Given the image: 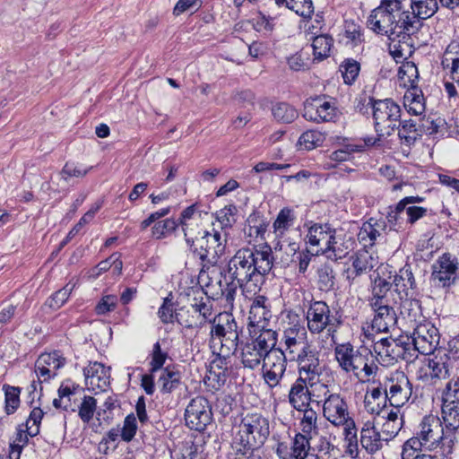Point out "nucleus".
Instances as JSON below:
<instances>
[{
	"label": "nucleus",
	"mask_w": 459,
	"mask_h": 459,
	"mask_svg": "<svg viewBox=\"0 0 459 459\" xmlns=\"http://www.w3.org/2000/svg\"><path fill=\"white\" fill-rule=\"evenodd\" d=\"M270 434L269 420L261 413H247L238 426L234 444L243 446L244 455L261 447Z\"/></svg>",
	"instance_id": "nucleus-1"
},
{
	"label": "nucleus",
	"mask_w": 459,
	"mask_h": 459,
	"mask_svg": "<svg viewBox=\"0 0 459 459\" xmlns=\"http://www.w3.org/2000/svg\"><path fill=\"white\" fill-rule=\"evenodd\" d=\"M367 107L372 110L376 130L382 135H391L398 128L401 108L393 100H375L369 97Z\"/></svg>",
	"instance_id": "nucleus-2"
},
{
	"label": "nucleus",
	"mask_w": 459,
	"mask_h": 459,
	"mask_svg": "<svg viewBox=\"0 0 459 459\" xmlns=\"http://www.w3.org/2000/svg\"><path fill=\"white\" fill-rule=\"evenodd\" d=\"M308 247L307 253L311 255H326L330 258L332 255L335 258H345L348 253L342 255L335 247V230L328 224H314L308 229L307 235Z\"/></svg>",
	"instance_id": "nucleus-3"
},
{
	"label": "nucleus",
	"mask_w": 459,
	"mask_h": 459,
	"mask_svg": "<svg viewBox=\"0 0 459 459\" xmlns=\"http://www.w3.org/2000/svg\"><path fill=\"white\" fill-rule=\"evenodd\" d=\"M374 351L383 363L394 364L398 360L412 361L417 354L411 349L410 338L401 339L382 338L375 342Z\"/></svg>",
	"instance_id": "nucleus-4"
},
{
	"label": "nucleus",
	"mask_w": 459,
	"mask_h": 459,
	"mask_svg": "<svg viewBox=\"0 0 459 459\" xmlns=\"http://www.w3.org/2000/svg\"><path fill=\"white\" fill-rule=\"evenodd\" d=\"M388 394V402L392 407H403L410 400L412 385L403 371H394L384 382Z\"/></svg>",
	"instance_id": "nucleus-5"
},
{
	"label": "nucleus",
	"mask_w": 459,
	"mask_h": 459,
	"mask_svg": "<svg viewBox=\"0 0 459 459\" xmlns=\"http://www.w3.org/2000/svg\"><path fill=\"white\" fill-rule=\"evenodd\" d=\"M212 412L209 401L204 396L193 398L186 408L185 420L187 427L204 431L212 422Z\"/></svg>",
	"instance_id": "nucleus-6"
},
{
	"label": "nucleus",
	"mask_w": 459,
	"mask_h": 459,
	"mask_svg": "<svg viewBox=\"0 0 459 459\" xmlns=\"http://www.w3.org/2000/svg\"><path fill=\"white\" fill-rule=\"evenodd\" d=\"M303 117L315 123L334 121L337 108L334 103L326 100L325 96L310 97L304 101Z\"/></svg>",
	"instance_id": "nucleus-7"
},
{
	"label": "nucleus",
	"mask_w": 459,
	"mask_h": 459,
	"mask_svg": "<svg viewBox=\"0 0 459 459\" xmlns=\"http://www.w3.org/2000/svg\"><path fill=\"white\" fill-rule=\"evenodd\" d=\"M325 401L323 403V415L326 420L335 427H340L351 418L349 412L347 402L340 394H331L326 385H322Z\"/></svg>",
	"instance_id": "nucleus-8"
},
{
	"label": "nucleus",
	"mask_w": 459,
	"mask_h": 459,
	"mask_svg": "<svg viewBox=\"0 0 459 459\" xmlns=\"http://www.w3.org/2000/svg\"><path fill=\"white\" fill-rule=\"evenodd\" d=\"M330 308L324 301H315L307 310V328L312 333H320L326 327L328 331H334L341 321L330 315Z\"/></svg>",
	"instance_id": "nucleus-9"
},
{
	"label": "nucleus",
	"mask_w": 459,
	"mask_h": 459,
	"mask_svg": "<svg viewBox=\"0 0 459 459\" xmlns=\"http://www.w3.org/2000/svg\"><path fill=\"white\" fill-rule=\"evenodd\" d=\"M287 358L281 348L273 350L265 356L262 365L263 377L269 387L273 388L280 384L287 368Z\"/></svg>",
	"instance_id": "nucleus-10"
},
{
	"label": "nucleus",
	"mask_w": 459,
	"mask_h": 459,
	"mask_svg": "<svg viewBox=\"0 0 459 459\" xmlns=\"http://www.w3.org/2000/svg\"><path fill=\"white\" fill-rule=\"evenodd\" d=\"M439 333L437 327L430 323L419 325L413 331L410 340L411 349L417 352L429 355L435 351L439 344Z\"/></svg>",
	"instance_id": "nucleus-11"
},
{
	"label": "nucleus",
	"mask_w": 459,
	"mask_h": 459,
	"mask_svg": "<svg viewBox=\"0 0 459 459\" xmlns=\"http://www.w3.org/2000/svg\"><path fill=\"white\" fill-rule=\"evenodd\" d=\"M290 361H295L298 365V379L308 382L309 386L316 383L321 368L319 355L315 347L290 359Z\"/></svg>",
	"instance_id": "nucleus-12"
},
{
	"label": "nucleus",
	"mask_w": 459,
	"mask_h": 459,
	"mask_svg": "<svg viewBox=\"0 0 459 459\" xmlns=\"http://www.w3.org/2000/svg\"><path fill=\"white\" fill-rule=\"evenodd\" d=\"M281 341L284 344V352L288 355L289 359L314 348L307 341V330L299 324L287 327L283 331Z\"/></svg>",
	"instance_id": "nucleus-13"
},
{
	"label": "nucleus",
	"mask_w": 459,
	"mask_h": 459,
	"mask_svg": "<svg viewBox=\"0 0 459 459\" xmlns=\"http://www.w3.org/2000/svg\"><path fill=\"white\" fill-rule=\"evenodd\" d=\"M192 292L195 297L191 303V309L194 314H196V318L195 320L185 319L183 315L179 313L180 318H178V322L187 328H198L202 327L207 321H212V305L209 300L204 301L203 290L196 289L193 290Z\"/></svg>",
	"instance_id": "nucleus-14"
},
{
	"label": "nucleus",
	"mask_w": 459,
	"mask_h": 459,
	"mask_svg": "<svg viewBox=\"0 0 459 459\" xmlns=\"http://www.w3.org/2000/svg\"><path fill=\"white\" fill-rule=\"evenodd\" d=\"M444 429L443 422L436 415L429 414L422 419L417 435L424 441L425 450L432 451L439 446Z\"/></svg>",
	"instance_id": "nucleus-15"
},
{
	"label": "nucleus",
	"mask_w": 459,
	"mask_h": 459,
	"mask_svg": "<svg viewBox=\"0 0 459 459\" xmlns=\"http://www.w3.org/2000/svg\"><path fill=\"white\" fill-rule=\"evenodd\" d=\"M66 363L65 358L58 351L42 353L35 363V371L40 381H48L57 375V370Z\"/></svg>",
	"instance_id": "nucleus-16"
},
{
	"label": "nucleus",
	"mask_w": 459,
	"mask_h": 459,
	"mask_svg": "<svg viewBox=\"0 0 459 459\" xmlns=\"http://www.w3.org/2000/svg\"><path fill=\"white\" fill-rule=\"evenodd\" d=\"M335 359L342 370L359 376V369L362 362V354L354 350L350 342L337 344L334 348Z\"/></svg>",
	"instance_id": "nucleus-17"
},
{
	"label": "nucleus",
	"mask_w": 459,
	"mask_h": 459,
	"mask_svg": "<svg viewBox=\"0 0 459 459\" xmlns=\"http://www.w3.org/2000/svg\"><path fill=\"white\" fill-rule=\"evenodd\" d=\"M375 312L374 318L371 323L372 330L377 333H387L389 329L396 324V314L394 308L388 303H373L370 305Z\"/></svg>",
	"instance_id": "nucleus-18"
},
{
	"label": "nucleus",
	"mask_w": 459,
	"mask_h": 459,
	"mask_svg": "<svg viewBox=\"0 0 459 459\" xmlns=\"http://www.w3.org/2000/svg\"><path fill=\"white\" fill-rule=\"evenodd\" d=\"M83 375L85 377V385L89 389L105 390L109 385V368L100 362H90L89 365L84 368Z\"/></svg>",
	"instance_id": "nucleus-19"
},
{
	"label": "nucleus",
	"mask_w": 459,
	"mask_h": 459,
	"mask_svg": "<svg viewBox=\"0 0 459 459\" xmlns=\"http://www.w3.org/2000/svg\"><path fill=\"white\" fill-rule=\"evenodd\" d=\"M422 25L423 23L420 22V19H417L411 12L406 10L403 16L394 21L392 37L394 40L401 36L404 38L405 36L415 35Z\"/></svg>",
	"instance_id": "nucleus-20"
},
{
	"label": "nucleus",
	"mask_w": 459,
	"mask_h": 459,
	"mask_svg": "<svg viewBox=\"0 0 459 459\" xmlns=\"http://www.w3.org/2000/svg\"><path fill=\"white\" fill-rule=\"evenodd\" d=\"M432 268L431 279L436 285L446 287L455 282L457 266L452 260H437Z\"/></svg>",
	"instance_id": "nucleus-21"
},
{
	"label": "nucleus",
	"mask_w": 459,
	"mask_h": 459,
	"mask_svg": "<svg viewBox=\"0 0 459 459\" xmlns=\"http://www.w3.org/2000/svg\"><path fill=\"white\" fill-rule=\"evenodd\" d=\"M394 20L382 9L377 7L371 12L367 23L368 28L377 34L387 36L389 39L394 40L392 30Z\"/></svg>",
	"instance_id": "nucleus-22"
},
{
	"label": "nucleus",
	"mask_w": 459,
	"mask_h": 459,
	"mask_svg": "<svg viewBox=\"0 0 459 459\" xmlns=\"http://www.w3.org/2000/svg\"><path fill=\"white\" fill-rule=\"evenodd\" d=\"M385 437L376 429L374 422L368 420L360 430V444L369 454H375L383 447Z\"/></svg>",
	"instance_id": "nucleus-23"
},
{
	"label": "nucleus",
	"mask_w": 459,
	"mask_h": 459,
	"mask_svg": "<svg viewBox=\"0 0 459 459\" xmlns=\"http://www.w3.org/2000/svg\"><path fill=\"white\" fill-rule=\"evenodd\" d=\"M197 241L201 248L204 250V253L200 254L199 258H207L208 256L219 258L224 255L226 246L221 241L220 232L215 231L213 234H211L205 231L201 239Z\"/></svg>",
	"instance_id": "nucleus-24"
},
{
	"label": "nucleus",
	"mask_w": 459,
	"mask_h": 459,
	"mask_svg": "<svg viewBox=\"0 0 459 459\" xmlns=\"http://www.w3.org/2000/svg\"><path fill=\"white\" fill-rule=\"evenodd\" d=\"M252 260H230L227 273L230 280L237 281L239 285L248 282L255 275Z\"/></svg>",
	"instance_id": "nucleus-25"
},
{
	"label": "nucleus",
	"mask_w": 459,
	"mask_h": 459,
	"mask_svg": "<svg viewBox=\"0 0 459 459\" xmlns=\"http://www.w3.org/2000/svg\"><path fill=\"white\" fill-rule=\"evenodd\" d=\"M308 385V382L298 378L291 385L289 402L297 411L306 409L309 405L311 398Z\"/></svg>",
	"instance_id": "nucleus-26"
},
{
	"label": "nucleus",
	"mask_w": 459,
	"mask_h": 459,
	"mask_svg": "<svg viewBox=\"0 0 459 459\" xmlns=\"http://www.w3.org/2000/svg\"><path fill=\"white\" fill-rule=\"evenodd\" d=\"M259 332L255 333L249 342L255 345L264 355H268L273 350H275V344L277 342V333L272 329L265 328L264 325H261V328H258Z\"/></svg>",
	"instance_id": "nucleus-27"
},
{
	"label": "nucleus",
	"mask_w": 459,
	"mask_h": 459,
	"mask_svg": "<svg viewBox=\"0 0 459 459\" xmlns=\"http://www.w3.org/2000/svg\"><path fill=\"white\" fill-rule=\"evenodd\" d=\"M388 402V394L385 386L374 387L370 391H368L365 395V408L372 414H379L380 411L385 407Z\"/></svg>",
	"instance_id": "nucleus-28"
},
{
	"label": "nucleus",
	"mask_w": 459,
	"mask_h": 459,
	"mask_svg": "<svg viewBox=\"0 0 459 459\" xmlns=\"http://www.w3.org/2000/svg\"><path fill=\"white\" fill-rule=\"evenodd\" d=\"M238 326L232 315L225 313L220 314L218 316V322L214 324L211 329V342L213 348L216 346L218 342L222 337H225L230 329H234Z\"/></svg>",
	"instance_id": "nucleus-29"
},
{
	"label": "nucleus",
	"mask_w": 459,
	"mask_h": 459,
	"mask_svg": "<svg viewBox=\"0 0 459 459\" xmlns=\"http://www.w3.org/2000/svg\"><path fill=\"white\" fill-rule=\"evenodd\" d=\"M404 107L407 111L414 116L421 115L425 111V103L422 91L417 87H411L403 97Z\"/></svg>",
	"instance_id": "nucleus-30"
},
{
	"label": "nucleus",
	"mask_w": 459,
	"mask_h": 459,
	"mask_svg": "<svg viewBox=\"0 0 459 459\" xmlns=\"http://www.w3.org/2000/svg\"><path fill=\"white\" fill-rule=\"evenodd\" d=\"M449 360L446 353L429 359L428 368L433 379H446L449 377Z\"/></svg>",
	"instance_id": "nucleus-31"
},
{
	"label": "nucleus",
	"mask_w": 459,
	"mask_h": 459,
	"mask_svg": "<svg viewBox=\"0 0 459 459\" xmlns=\"http://www.w3.org/2000/svg\"><path fill=\"white\" fill-rule=\"evenodd\" d=\"M265 355L247 342L241 349V363L244 368L255 369L264 361Z\"/></svg>",
	"instance_id": "nucleus-32"
},
{
	"label": "nucleus",
	"mask_w": 459,
	"mask_h": 459,
	"mask_svg": "<svg viewBox=\"0 0 459 459\" xmlns=\"http://www.w3.org/2000/svg\"><path fill=\"white\" fill-rule=\"evenodd\" d=\"M303 412L299 421L300 432L307 435L308 437H315L319 433V427L317 424L318 415L316 411L311 408L306 407L301 410Z\"/></svg>",
	"instance_id": "nucleus-33"
},
{
	"label": "nucleus",
	"mask_w": 459,
	"mask_h": 459,
	"mask_svg": "<svg viewBox=\"0 0 459 459\" xmlns=\"http://www.w3.org/2000/svg\"><path fill=\"white\" fill-rule=\"evenodd\" d=\"M158 383L160 385L161 393L170 394L181 384V374L179 371L167 367L161 371Z\"/></svg>",
	"instance_id": "nucleus-34"
},
{
	"label": "nucleus",
	"mask_w": 459,
	"mask_h": 459,
	"mask_svg": "<svg viewBox=\"0 0 459 459\" xmlns=\"http://www.w3.org/2000/svg\"><path fill=\"white\" fill-rule=\"evenodd\" d=\"M411 13L420 22L432 17L437 11L438 5L437 0H411Z\"/></svg>",
	"instance_id": "nucleus-35"
},
{
	"label": "nucleus",
	"mask_w": 459,
	"mask_h": 459,
	"mask_svg": "<svg viewBox=\"0 0 459 459\" xmlns=\"http://www.w3.org/2000/svg\"><path fill=\"white\" fill-rule=\"evenodd\" d=\"M228 332L229 333L225 334V337H222L216 342V346H220L219 355L223 358L230 357V354H234L238 344V327L236 326L234 329H230Z\"/></svg>",
	"instance_id": "nucleus-36"
},
{
	"label": "nucleus",
	"mask_w": 459,
	"mask_h": 459,
	"mask_svg": "<svg viewBox=\"0 0 459 459\" xmlns=\"http://www.w3.org/2000/svg\"><path fill=\"white\" fill-rule=\"evenodd\" d=\"M333 44V39L329 35L322 34L315 37L311 45L315 59L321 61L329 56Z\"/></svg>",
	"instance_id": "nucleus-37"
},
{
	"label": "nucleus",
	"mask_w": 459,
	"mask_h": 459,
	"mask_svg": "<svg viewBox=\"0 0 459 459\" xmlns=\"http://www.w3.org/2000/svg\"><path fill=\"white\" fill-rule=\"evenodd\" d=\"M314 437H308L301 432L295 435L292 446L291 455L295 459H305L309 455V451H312L310 440Z\"/></svg>",
	"instance_id": "nucleus-38"
},
{
	"label": "nucleus",
	"mask_w": 459,
	"mask_h": 459,
	"mask_svg": "<svg viewBox=\"0 0 459 459\" xmlns=\"http://www.w3.org/2000/svg\"><path fill=\"white\" fill-rule=\"evenodd\" d=\"M393 284L395 285L399 292H405L408 290H413L415 288V279L408 264L401 268L399 273L395 272Z\"/></svg>",
	"instance_id": "nucleus-39"
},
{
	"label": "nucleus",
	"mask_w": 459,
	"mask_h": 459,
	"mask_svg": "<svg viewBox=\"0 0 459 459\" xmlns=\"http://www.w3.org/2000/svg\"><path fill=\"white\" fill-rule=\"evenodd\" d=\"M272 114L278 122L285 124L292 123L299 117L297 109L286 102L273 105Z\"/></svg>",
	"instance_id": "nucleus-40"
},
{
	"label": "nucleus",
	"mask_w": 459,
	"mask_h": 459,
	"mask_svg": "<svg viewBox=\"0 0 459 459\" xmlns=\"http://www.w3.org/2000/svg\"><path fill=\"white\" fill-rule=\"evenodd\" d=\"M441 415L446 428L459 429V403L446 405V402H442Z\"/></svg>",
	"instance_id": "nucleus-41"
},
{
	"label": "nucleus",
	"mask_w": 459,
	"mask_h": 459,
	"mask_svg": "<svg viewBox=\"0 0 459 459\" xmlns=\"http://www.w3.org/2000/svg\"><path fill=\"white\" fill-rule=\"evenodd\" d=\"M3 390L4 392V410L7 414H13L20 406V394L21 388L4 385Z\"/></svg>",
	"instance_id": "nucleus-42"
},
{
	"label": "nucleus",
	"mask_w": 459,
	"mask_h": 459,
	"mask_svg": "<svg viewBox=\"0 0 459 459\" xmlns=\"http://www.w3.org/2000/svg\"><path fill=\"white\" fill-rule=\"evenodd\" d=\"M398 135L401 140H403L407 144L414 143L417 137L420 135L416 127V123L412 119L403 120L399 119Z\"/></svg>",
	"instance_id": "nucleus-43"
},
{
	"label": "nucleus",
	"mask_w": 459,
	"mask_h": 459,
	"mask_svg": "<svg viewBox=\"0 0 459 459\" xmlns=\"http://www.w3.org/2000/svg\"><path fill=\"white\" fill-rule=\"evenodd\" d=\"M78 387V385H75L69 380L63 382L57 391L58 398H55L53 401L54 407L65 411L68 410L70 404L68 402H65V396L74 395Z\"/></svg>",
	"instance_id": "nucleus-44"
},
{
	"label": "nucleus",
	"mask_w": 459,
	"mask_h": 459,
	"mask_svg": "<svg viewBox=\"0 0 459 459\" xmlns=\"http://www.w3.org/2000/svg\"><path fill=\"white\" fill-rule=\"evenodd\" d=\"M97 400L90 395H84L78 407V415L84 423H89L96 411Z\"/></svg>",
	"instance_id": "nucleus-45"
},
{
	"label": "nucleus",
	"mask_w": 459,
	"mask_h": 459,
	"mask_svg": "<svg viewBox=\"0 0 459 459\" xmlns=\"http://www.w3.org/2000/svg\"><path fill=\"white\" fill-rule=\"evenodd\" d=\"M425 449L424 441L421 440L420 435L409 438L403 446L402 458L403 459H415L416 455Z\"/></svg>",
	"instance_id": "nucleus-46"
},
{
	"label": "nucleus",
	"mask_w": 459,
	"mask_h": 459,
	"mask_svg": "<svg viewBox=\"0 0 459 459\" xmlns=\"http://www.w3.org/2000/svg\"><path fill=\"white\" fill-rule=\"evenodd\" d=\"M391 286L392 282L380 281L373 279L372 297L369 300V305L375 302L377 304L388 303L386 294L389 292Z\"/></svg>",
	"instance_id": "nucleus-47"
},
{
	"label": "nucleus",
	"mask_w": 459,
	"mask_h": 459,
	"mask_svg": "<svg viewBox=\"0 0 459 459\" xmlns=\"http://www.w3.org/2000/svg\"><path fill=\"white\" fill-rule=\"evenodd\" d=\"M293 221L292 211L289 208L281 209L273 225L277 237H281Z\"/></svg>",
	"instance_id": "nucleus-48"
},
{
	"label": "nucleus",
	"mask_w": 459,
	"mask_h": 459,
	"mask_svg": "<svg viewBox=\"0 0 459 459\" xmlns=\"http://www.w3.org/2000/svg\"><path fill=\"white\" fill-rule=\"evenodd\" d=\"M359 70L360 65L358 61L351 58L345 59L341 65V72L344 82L346 84H352L357 79Z\"/></svg>",
	"instance_id": "nucleus-49"
},
{
	"label": "nucleus",
	"mask_w": 459,
	"mask_h": 459,
	"mask_svg": "<svg viewBox=\"0 0 459 459\" xmlns=\"http://www.w3.org/2000/svg\"><path fill=\"white\" fill-rule=\"evenodd\" d=\"M442 402H446V405L451 403H459V376L450 379L442 393Z\"/></svg>",
	"instance_id": "nucleus-50"
},
{
	"label": "nucleus",
	"mask_w": 459,
	"mask_h": 459,
	"mask_svg": "<svg viewBox=\"0 0 459 459\" xmlns=\"http://www.w3.org/2000/svg\"><path fill=\"white\" fill-rule=\"evenodd\" d=\"M272 316L271 310L269 307L262 308H250L249 311V326L261 328V325L267 326V322Z\"/></svg>",
	"instance_id": "nucleus-51"
},
{
	"label": "nucleus",
	"mask_w": 459,
	"mask_h": 459,
	"mask_svg": "<svg viewBox=\"0 0 459 459\" xmlns=\"http://www.w3.org/2000/svg\"><path fill=\"white\" fill-rule=\"evenodd\" d=\"M456 430L452 428H446L445 426V429L443 430V437H441V440H439V446L442 451L443 455H451L454 451L455 446L457 443V435Z\"/></svg>",
	"instance_id": "nucleus-52"
},
{
	"label": "nucleus",
	"mask_w": 459,
	"mask_h": 459,
	"mask_svg": "<svg viewBox=\"0 0 459 459\" xmlns=\"http://www.w3.org/2000/svg\"><path fill=\"white\" fill-rule=\"evenodd\" d=\"M43 411L40 408H34L26 421V435L25 439H27V435L30 437H35L39 432V423L43 417ZM26 443V440L23 441Z\"/></svg>",
	"instance_id": "nucleus-53"
},
{
	"label": "nucleus",
	"mask_w": 459,
	"mask_h": 459,
	"mask_svg": "<svg viewBox=\"0 0 459 459\" xmlns=\"http://www.w3.org/2000/svg\"><path fill=\"white\" fill-rule=\"evenodd\" d=\"M287 8L304 18H310L314 13L312 0H289Z\"/></svg>",
	"instance_id": "nucleus-54"
},
{
	"label": "nucleus",
	"mask_w": 459,
	"mask_h": 459,
	"mask_svg": "<svg viewBox=\"0 0 459 459\" xmlns=\"http://www.w3.org/2000/svg\"><path fill=\"white\" fill-rule=\"evenodd\" d=\"M74 288V284H66L63 289L57 290L49 299H48L47 305L52 309H58L67 300Z\"/></svg>",
	"instance_id": "nucleus-55"
},
{
	"label": "nucleus",
	"mask_w": 459,
	"mask_h": 459,
	"mask_svg": "<svg viewBox=\"0 0 459 459\" xmlns=\"http://www.w3.org/2000/svg\"><path fill=\"white\" fill-rule=\"evenodd\" d=\"M365 144L349 143L344 145L342 148L333 152L331 159L335 161H345L350 159L352 153L363 152Z\"/></svg>",
	"instance_id": "nucleus-56"
},
{
	"label": "nucleus",
	"mask_w": 459,
	"mask_h": 459,
	"mask_svg": "<svg viewBox=\"0 0 459 459\" xmlns=\"http://www.w3.org/2000/svg\"><path fill=\"white\" fill-rule=\"evenodd\" d=\"M220 285V292H217L215 295H217V299L219 296L224 297L227 302V305L232 308L233 307V302L235 300V296L237 294L238 285H239L238 282H235V281L231 280L230 282L225 281L223 284L221 281H219Z\"/></svg>",
	"instance_id": "nucleus-57"
},
{
	"label": "nucleus",
	"mask_w": 459,
	"mask_h": 459,
	"mask_svg": "<svg viewBox=\"0 0 459 459\" xmlns=\"http://www.w3.org/2000/svg\"><path fill=\"white\" fill-rule=\"evenodd\" d=\"M323 134L316 130H307L299 137V143L304 145L306 149L311 150L320 145L323 142Z\"/></svg>",
	"instance_id": "nucleus-58"
},
{
	"label": "nucleus",
	"mask_w": 459,
	"mask_h": 459,
	"mask_svg": "<svg viewBox=\"0 0 459 459\" xmlns=\"http://www.w3.org/2000/svg\"><path fill=\"white\" fill-rule=\"evenodd\" d=\"M395 272L396 270H394L387 262H383L377 265L371 277L374 280L393 283Z\"/></svg>",
	"instance_id": "nucleus-59"
},
{
	"label": "nucleus",
	"mask_w": 459,
	"mask_h": 459,
	"mask_svg": "<svg viewBox=\"0 0 459 459\" xmlns=\"http://www.w3.org/2000/svg\"><path fill=\"white\" fill-rule=\"evenodd\" d=\"M374 266V264H368V260H352L351 264L345 269V273H347V278L354 279L368 273Z\"/></svg>",
	"instance_id": "nucleus-60"
},
{
	"label": "nucleus",
	"mask_w": 459,
	"mask_h": 459,
	"mask_svg": "<svg viewBox=\"0 0 459 459\" xmlns=\"http://www.w3.org/2000/svg\"><path fill=\"white\" fill-rule=\"evenodd\" d=\"M318 283L322 290H329L334 285V276L333 269L325 264L318 270Z\"/></svg>",
	"instance_id": "nucleus-61"
},
{
	"label": "nucleus",
	"mask_w": 459,
	"mask_h": 459,
	"mask_svg": "<svg viewBox=\"0 0 459 459\" xmlns=\"http://www.w3.org/2000/svg\"><path fill=\"white\" fill-rule=\"evenodd\" d=\"M177 226L178 224L174 220L167 219L159 221L152 228V235L157 239H160L174 231Z\"/></svg>",
	"instance_id": "nucleus-62"
},
{
	"label": "nucleus",
	"mask_w": 459,
	"mask_h": 459,
	"mask_svg": "<svg viewBox=\"0 0 459 459\" xmlns=\"http://www.w3.org/2000/svg\"><path fill=\"white\" fill-rule=\"evenodd\" d=\"M236 212L237 207L234 204L227 205L223 209L217 212V220L221 224L222 229L232 227L233 223L235 222V219L233 217Z\"/></svg>",
	"instance_id": "nucleus-63"
},
{
	"label": "nucleus",
	"mask_w": 459,
	"mask_h": 459,
	"mask_svg": "<svg viewBox=\"0 0 459 459\" xmlns=\"http://www.w3.org/2000/svg\"><path fill=\"white\" fill-rule=\"evenodd\" d=\"M159 316L164 324L172 323L174 317L180 318L178 314L174 315L173 303L169 297L164 299L162 306L159 309Z\"/></svg>",
	"instance_id": "nucleus-64"
}]
</instances>
